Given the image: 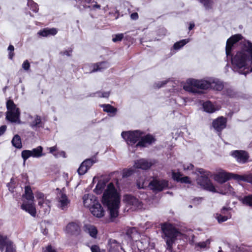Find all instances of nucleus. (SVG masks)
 <instances>
[{
  "label": "nucleus",
  "instance_id": "nucleus-1",
  "mask_svg": "<svg viewBox=\"0 0 252 252\" xmlns=\"http://www.w3.org/2000/svg\"><path fill=\"white\" fill-rule=\"evenodd\" d=\"M232 69L241 74L252 72V42L244 39L240 48L230 57Z\"/></svg>",
  "mask_w": 252,
  "mask_h": 252
},
{
  "label": "nucleus",
  "instance_id": "nucleus-2",
  "mask_svg": "<svg viewBox=\"0 0 252 252\" xmlns=\"http://www.w3.org/2000/svg\"><path fill=\"white\" fill-rule=\"evenodd\" d=\"M104 205L107 206L111 218H115L118 215L120 198L112 183H109L105 190L102 199Z\"/></svg>",
  "mask_w": 252,
  "mask_h": 252
},
{
  "label": "nucleus",
  "instance_id": "nucleus-3",
  "mask_svg": "<svg viewBox=\"0 0 252 252\" xmlns=\"http://www.w3.org/2000/svg\"><path fill=\"white\" fill-rule=\"evenodd\" d=\"M222 82L218 80H213L209 82L205 80H197L195 79H189L187 83L184 86L183 89L189 92L197 93V89L207 90L211 89L213 90L220 91L223 88Z\"/></svg>",
  "mask_w": 252,
  "mask_h": 252
},
{
  "label": "nucleus",
  "instance_id": "nucleus-4",
  "mask_svg": "<svg viewBox=\"0 0 252 252\" xmlns=\"http://www.w3.org/2000/svg\"><path fill=\"white\" fill-rule=\"evenodd\" d=\"M161 228L163 232L162 238L166 242L167 246H168V249H171V245L173 244L178 236L181 235L175 227L168 223H164L161 225Z\"/></svg>",
  "mask_w": 252,
  "mask_h": 252
},
{
  "label": "nucleus",
  "instance_id": "nucleus-5",
  "mask_svg": "<svg viewBox=\"0 0 252 252\" xmlns=\"http://www.w3.org/2000/svg\"><path fill=\"white\" fill-rule=\"evenodd\" d=\"M23 197L27 200H23L21 205L22 209L28 212L32 216L35 217L36 212L33 203L34 196L30 187H25V194L23 195Z\"/></svg>",
  "mask_w": 252,
  "mask_h": 252
},
{
  "label": "nucleus",
  "instance_id": "nucleus-6",
  "mask_svg": "<svg viewBox=\"0 0 252 252\" xmlns=\"http://www.w3.org/2000/svg\"><path fill=\"white\" fill-rule=\"evenodd\" d=\"M201 176L197 179V183L204 189L214 192H218L214 186L209 179V176L211 175L209 171H206L202 168L197 169Z\"/></svg>",
  "mask_w": 252,
  "mask_h": 252
},
{
  "label": "nucleus",
  "instance_id": "nucleus-7",
  "mask_svg": "<svg viewBox=\"0 0 252 252\" xmlns=\"http://www.w3.org/2000/svg\"><path fill=\"white\" fill-rule=\"evenodd\" d=\"M144 134L145 132L140 130H129L123 131L121 136L128 146L135 148L140 137Z\"/></svg>",
  "mask_w": 252,
  "mask_h": 252
},
{
  "label": "nucleus",
  "instance_id": "nucleus-8",
  "mask_svg": "<svg viewBox=\"0 0 252 252\" xmlns=\"http://www.w3.org/2000/svg\"><path fill=\"white\" fill-rule=\"evenodd\" d=\"M152 165L151 162H148L146 160L141 158L135 162L133 167L128 169H125L123 172V177H128L131 176L134 172L135 168L146 170L149 168Z\"/></svg>",
  "mask_w": 252,
  "mask_h": 252
},
{
  "label": "nucleus",
  "instance_id": "nucleus-9",
  "mask_svg": "<svg viewBox=\"0 0 252 252\" xmlns=\"http://www.w3.org/2000/svg\"><path fill=\"white\" fill-rule=\"evenodd\" d=\"M156 141L155 137L150 133L143 135L136 144L135 148H145L155 143Z\"/></svg>",
  "mask_w": 252,
  "mask_h": 252
},
{
  "label": "nucleus",
  "instance_id": "nucleus-10",
  "mask_svg": "<svg viewBox=\"0 0 252 252\" xmlns=\"http://www.w3.org/2000/svg\"><path fill=\"white\" fill-rule=\"evenodd\" d=\"M57 200L58 207L62 210H66L70 204V200L66 195L64 189L58 192Z\"/></svg>",
  "mask_w": 252,
  "mask_h": 252
},
{
  "label": "nucleus",
  "instance_id": "nucleus-11",
  "mask_svg": "<svg viewBox=\"0 0 252 252\" xmlns=\"http://www.w3.org/2000/svg\"><path fill=\"white\" fill-rule=\"evenodd\" d=\"M227 119L223 116H220L213 120L212 126L218 134H221L222 131L226 127Z\"/></svg>",
  "mask_w": 252,
  "mask_h": 252
},
{
  "label": "nucleus",
  "instance_id": "nucleus-12",
  "mask_svg": "<svg viewBox=\"0 0 252 252\" xmlns=\"http://www.w3.org/2000/svg\"><path fill=\"white\" fill-rule=\"evenodd\" d=\"M149 188L156 191H160L167 188L168 186V182L166 180H158L153 179L149 183Z\"/></svg>",
  "mask_w": 252,
  "mask_h": 252
},
{
  "label": "nucleus",
  "instance_id": "nucleus-13",
  "mask_svg": "<svg viewBox=\"0 0 252 252\" xmlns=\"http://www.w3.org/2000/svg\"><path fill=\"white\" fill-rule=\"evenodd\" d=\"M4 247L5 252H15L12 242L6 236L0 235V250L2 252Z\"/></svg>",
  "mask_w": 252,
  "mask_h": 252
},
{
  "label": "nucleus",
  "instance_id": "nucleus-14",
  "mask_svg": "<svg viewBox=\"0 0 252 252\" xmlns=\"http://www.w3.org/2000/svg\"><path fill=\"white\" fill-rule=\"evenodd\" d=\"M43 148L41 146L32 149V151L24 150L22 152V158H38L44 155L42 154Z\"/></svg>",
  "mask_w": 252,
  "mask_h": 252
},
{
  "label": "nucleus",
  "instance_id": "nucleus-15",
  "mask_svg": "<svg viewBox=\"0 0 252 252\" xmlns=\"http://www.w3.org/2000/svg\"><path fill=\"white\" fill-rule=\"evenodd\" d=\"M65 232L70 235L78 236L81 232L80 226L76 222H69L65 227Z\"/></svg>",
  "mask_w": 252,
  "mask_h": 252
},
{
  "label": "nucleus",
  "instance_id": "nucleus-16",
  "mask_svg": "<svg viewBox=\"0 0 252 252\" xmlns=\"http://www.w3.org/2000/svg\"><path fill=\"white\" fill-rule=\"evenodd\" d=\"M235 174L224 171L219 172L214 176V180L217 182L222 184L231 178L234 179Z\"/></svg>",
  "mask_w": 252,
  "mask_h": 252
},
{
  "label": "nucleus",
  "instance_id": "nucleus-17",
  "mask_svg": "<svg viewBox=\"0 0 252 252\" xmlns=\"http://www.w3.org/2000/svg\"><path fill=\"white\" fill-rule=\"evenodd\" d=\"M124 200L129 205L133 206L135 209L142 208V202L135 197L129 194H126L124 197Z\"/></svg>",
  "mask_w": 252,
  "mask_h": 252
},
{
  "label": "nucleus",
  "instance_id": "nucleus-18",
  "mask_svg": "<svg viewBox=\"0 0 252 252\" xmlns=\"http://www.w3.org/2000/svg\"><path fill=\"white\" fill-rule=\"evenodd\" d=\"M96 160H93V158H87L80 165L78 169L79 175H84L87 170L95 163Z\"/></svg>",
  "mask_w": 252,
  "mask_h": 252
},
{
  "label": "nucleus",
  "instance_id": "nucleus-19",
  "mask_svg": "<svg viewBox=\"0 0 252 252\" xmlns=\"http://www.w3.org/2000/svg\"><path fill=\"white\" fill-rule=\"evenodd\" d=\"M83 202L85 207L90 208L98 201L93 194H86L83 197Z\"/></svg>",
  "mask_w": 252,
  "mask_h": 252
},
{
  "label": "nucleus",
  "instance_id": "nucleus-20",
  "mask_svg": "<svg viewBox=\"0 0 252 252\" xmlns=\"http://www.w3.org/2000/svg\"><path fill=\"white\" fill-rule=\"evenodd\" d=\"M90 210L91 213L96 217L101 218L104 215V211L98 202L94 204V206L91 207Z\"/></svg>",
  "mask_w": 252,
  "mask_h": 252
},
{
  "label": "nucleus",
  "instance_id": "nucleus-21",
  "mask_svg": "<svg viewBox=\"0 0 252 252\" xmlns=\"http://www.w3.org/2000/svg\"><path fill=\"white\" fill-rule=\"evenodd\" d=\"M110 64L107 61H103L94 63L92 65V69L90 72L92 73L96 71H102L104 69L108 68Z\"/></svg>",
  "mask_w": 252,
  "mask_h": 252
},
{
  "label": "nucleus",
  "instance_id": "nucleus-22",
  "mask_svg": "<svg viewBox=\"0 0 252 252\" xmlns=\"http://www.w3.org/2000/svg\"><path fill=\"white\" fill-rule=\"evenodd\" d=\"M20 111L19 109H17L15 111H7L6 115V119L12 123H14L19 119Z\"/></svg>",
  "mask_w": 252,
  "mask_h": 252
},
{
  "label": "nucleus",
  "instance_id": "nucleus-23",
  "mask_svg": "<svg viewBox=\"0 0 252 252\" xmlns=\"http://www.w3.org/2000/svg\"><path fill=\"white\" fill-rule=\"evenodd\" d=\"M84 230L88 233L91 237L95 238L98 233L96 227L90 224H86L84 226Z\"/></svg>",
  "mask_w": 252,
  "mask_h": 252
},
{
  "label": "nucleus",
  "instance_id": "nucleus-24",
  "mask_svg": "<svg viewBox=\"0 0 252 252\" xmlns=\"http://www.w3.org/2000/svg\"><path fill=\"white\" fill-rule=\"evenodd\" d=\"M57 32L58 30L55 28L51 29L45 28L43 30H40L38 32V34L41 36L46 37L49 35H55L57 33Z\"/></svg>",
  "mask_w": 252,
  "mask_h": 252
},
{
  "label": "nucleus",
  "instance_id": "nucleus-25",
  "mask_svg": "<svg viewBox=\"0 0 252 252\" xmlns=\"http://www.w3.org/2000/svg\"><path fill=\"white\" fill-rule=\"evenodd\" d=\"M100 107L103 108L104 112L109 113L110 116L113 117L116 115L117 109L113 106L109 104H104L101 105Z\"/></svg>",
  "mask_w": 252,
  "mask_h": 252
},
{
  "label": "nucleus",
  "instance_id": "nucleus-26",
  "mask_svg": "<svg viewBox=\"0 0 252 252\" xmlns=\"http://www.w3.org/2000/svg\"><path fill=\"white\" fill-rule=\"evenodd\" d=\"M182 175L180 172H172V178L174 180H176L177 182H180L182 183H191V181H190L189 177L188 176L182 177Z\"/></svg>",
  "mask_w": 252,
  "mask_h": 252
},
{
  "label": "nucleus",
  "instance_id": "nucleus-27",
  "mask_svg": "<svg viewBox=\"0 0 252 252\" xmlns=\"http://www.w3.org/2000/svg\"><path fill=\"white\" fill-rule=\"evenodd\" d=\"M234 180L238 181H244L252 184V174L238 175L235 174Z\"/></svg>",
  "mask_w": 252,
  "mask_h": 252
},
{
  "label": "nucleus",
  "instance_id": "nucleus-28",
  "mask_svg": "<svg viewBox=\"0 0 252 252\" xmlns=\"http://www.w3.org/2000/svg\"><path fill=\"white\" fill-rule=\"evenodd\" d=\"M48 149L49 153L52 154L56 158H65V153L63 151H59L56 145L48 148Z\"/></svg>",
  "mask_w": 252,
  "mask_h": 252
},
{
  "label": "nucleus",
  "instance_id": "nucleus-29",
  "mask_svg": "<svg viewBox=\"0 0 252 252\" xmlns=\"http://www.w3.org/2000/svg\"><path fill=\"white\" fill-rule=\"evenodd\" d=\"M202 106L204 111L208 113H214L217 110L212 102L209 100L204 102Z\"/></svg>",
  "mask_w": 252,
  "mask_h": 252
},
{
  "label": "nucleus",
  "instance_id": "nucleus-30",
  "mask_svg": "<svg viewBox=\"0 0 252 252\" xmlns=\"http://www.w3.org/2000/svg\"><path fill=\"white\" fill-rule=\"evenodd\" d=\"M230 156L233 158H249V153L244 150H234L231 152Z\"/></svg>",
  "mask_w": 252,
  "mask_h": 252
},
{
  "label": "nucleus",
  "instance_id": "nucleus-31",
  "mask_svg": "<svg viewBox=\"0 0 252 252\" xmlns=\"http://www.w3.org/2000/svg\"><path fill=\"white\" fill-rule=\"evenodd\" d=\"M32 128L36 127H43L44 124L42 123L41 117L36 115L34 120L31 123L30 125Z\"/></svg>",
  "mask_w": 252,
  "mask_h": 252
},
{
  "label": "nucleus",
  "instance_id": "nucleus-32",
  "mask_svg": "<svg viewBox=\"0 0 252 252\" xmlns=\"http://www.w3.org/2000/svg\"><path fill=\"white\" fill-rule=\"evenodd\" d=\"M244 38L243 36L241 34H235L234 35H232L230 36L227 40L228 42L232 43L233 45H235L237 42L240 41V40H242V39Z\"/></svg>",
  "mask_w": 252,
  "mask_h": 252
},
{
  "label": "nucleus",
  "instance_id": "nucleus-33",
  "mask_svg": "<svg viewBox=\"0 0 252 252\" xmlns=\"http://www.w3.org/2000/svg\"><path fill=\"white\" fill-rule=\"evenodd\" d=\"M11 142L13 146L17 148H21L22 146L21 137L18 134L14 136Z\"/></svg>",
  "mask_w": 252,
  "mask_h": 252
},
{
  "label": "nucleus",
  "instance_id": "nucleus-34",
  "mask_svg": "<svg viewBox=\"0 0 252 252\" xmlns=\"http://www.w3.org/2000/svg\"><path fill=\"white\" fill-rule=\"evenodd\" d=\"M189 42V39H182L181 40H180L179 41L176 42L174 43L173 45V48L174 49L177 50L180 49H181L182 47H183L184 45H185L187 43H188Z\"/></svg>",
  "mask_w": 252,
  "mask_h": 252
},
{
  "label": "nucleus",
  "instance_id": "nucleus-35",
  "mask_svg": "<svg viewBox=\"0 0 252 252\" xmlns=\"http://www.w3.org/2000/svg\"><path fill=\"white\" fill-rule=\"evenodd\" d=\"M234 45L232 43H230L228 41H226V46H225V53L227 57H231L233 55L232 52L234 48Z\"/></svg>",
  "mask_w": 252,
  "mask_h": 252
},
{
  "label": "nucleus",
  "instance_id": "nucleus-36",
  "mask_svg": "<svg viewBox=\"0 0 252 252\" xmlns=\"http://www.w3.org/2000/svg\"><path fill=\"white\" fill-rule=\"evenodd\" d=\"M231 217V214H228V215H222L218 213L216 214L215 218L217 219L219 223H221L226 221L228 219Z\"/></svg>",
  "mask_w": 252,
  "mask_h": 252
},
{
  "label": "nucleus",
  "instance_id": "nucleus-37",
  "mask_svg": "<svg viewBox=\"0 0 252 252\" xmlns=\"http://www.w3.org/2000/svg\"><path fill=\"white\" fill-rule=\"evenodd\" d=\"M38 205L40 206V208L44 207V205H46L47 207L45 208V213L49 212L50 210V201L49 200H44V199H39Z\"/></svg>",
  "mask_w": 252,
  "mask_h": 252
},
{
  "label": "nucleus",
  "instance_id": "nucleus-38",
  "mask_svg": "<svg viewBox=\"0 0 252 252\" xmlns=\"http://www.w3.org/2000/svg\"><path fill=\"white\" fill-rule=\"evenodd\" d=\"M27 5L33 12L36 13L38 11V5L33 0H28Z\"/></svg>",
  "mask_w": 252,
  "mask_h": 252
},
{
  "label": "nucleus",
  "instance_id": "nucleus-39",
  "mask_svg": "<svg viewBox=\"0 0 252 252\" xmlns=\"http://www.w3.org/2000/svg\"><path fill=\"white\" fill-rule=\"evenodd\" d=\"M6 108L7 111H15L17 109L16 105L14 103V101L12 99H9L6 102Z\"/></svg>",
  "mask_w": 252,
  "mask_h": 252
},
{
  "label": "nucleus",
  "instance_id": "nucleus-40",
  "mask_svg": "<svg viewBox=\"0 0 252 252\" xmlns=\"http://www.w3.org/2000/svg\"><path fill=\"white\" fill-rule=\"evenodd\" d=\"M242 202L244 205L252 208V194L244 196Z\"/></svg>",
  "mask_w": 252,
  "mask_h": 252
},
{
  "label": "nucleus",
  "instance_id": "nucleus-41",
  "mask_svg": "<svg viewBox=\"0 0 252 252\" xmlns=\"http://www.w3.org/2000/svg\"><path fill=\"white\" fill-rule=\"evenodd\" d=\"M105 186V183L103 181L101 180L99 181L94 189V192L97 194L101 193Z\"/></svg>",
  "mask_w": 252,
  "mask_h": 252
},
{
  "label": "nucleus",
  "instance_id": "nucleus-42",
  "mask_svg": "<svg viewBox=\"0 0 252 252\" xmlns=\"http://www.w3.org/2000/svg\"><path fill=\"white\" fill-rule=\"evenodd\" d=\"M199 1L203 4L206 9H209L212 8V0H199Z\"/></svg>",
  "mask_w": 252,
  "mask_h": 252
},
{
  "label": "nucleus",
  "instance_id": "nucleus-43",
  "mask_svg": "<svg viewBox=\"0 0 252 252\" xmlns=\"http://www.w3.org/2000/svg\"><path fill=\"white\" fill-rule=\"evenodd\" d=\"M224 188H225L223 189H220V193L223 194H225L227 193H230L232 191V187L229 184H226L224 185Z\"/></svg>",
  "mask_w": 252,
  "mask_h": 252
},
{
  "label": "nucleus",
  "instance_id": "nucleus-44",
  "mask_svg": "<svg viewBox=\"0 0 252 252\" xmlns=\"http://www.w3.org/2000/svg\"><path fill=\"white\" fill-rule=\"evenodd\" d=\"M7 50L8 51V58L10 60H12L13 57H14L15 56V53H14V47L13 45H9L8 48H7Z\"/></svg>",
  "mask_w": 252,
  "mask_h": 252
},
{
  "label": "nucleus",
  "instance_id": "nucleus-45",
  "mask_svg": "<svg viewBox=\"0 0 252 252\" xmlns=\"http://www.w3.org/2000/svg\"><path fill=\"white\" fill-rule=\"evenodd\" d=\"M124 38V34L123 33H119L115 35L114 37L112 38V41L114 42L121 41Z\"/></svg>",
  "mask_w": 252,
  "mask_h": 252
},
{
  "label": "nucleus",
  "instance_id": "nucleus-46",
  "mask_svg": "<svg viewBox=\"0 0 252 252\" xmlns=\"http://www.w3.org/2000/svg\"><path fill=\"white\" fill-rule=\"evenodd\" d=\"M73 51L72 48H69L67 50L61 51L60 54L63 56H67L70 57L71 56L72 52Z\"/></svg>",
  "mask_w": 252,
  "mask_h": 252
},
{
  "label": "nucleus",
  "instance_id": "nucleus-47",
  "mask_svg": "<svg viewBox=\"0 0 252 252\" xmlns=\"http://www.w3.org/2000/svg\"><path fill=\"white\" fill-rule=\"evenodd\" d=\"M96 94H98V96L100 97H105L108 98L110 95V92H101L100 91L97 92Z\"/></svg>",
  "mask_w": 252,
  "mask_h": 252
},
{
  "label": "nucleus",
  "instance_id": "nucleus-48",
  "mask_svg": "<svg viewBox=\"0 0 252 252\" xmlns=\"http://www.w3.org/2000/svg\"><path fill=\"white\" fill-rule=\"evenodd\" d=\"M210 244V240L209 239H208L205 242L197 243V245L201 248H204L207 247V246L209 245Z\"/></svg>",
  "mask_w": 252,
  "mask_h": 252
},
{
  "label": "nucleus",
  "instance_id": "nucleus-49",
  "mask_svg": "<svg viewBox=\"0 0 252 252\" xmlns=\"http://www.w3.org/2000/svg\"><path fill=\"white\" fill-rule=\"evenodd\" d=\"M22 67L25 70H28L30 69V63L27 60H25L23 62L22 64Z\"/></svg>",
  "mask_w": 252,
  "mask_h": 252
},
{
  "label": "nucleus",
  "instance_id": "nucleus-50",
  "mask_svg": "<svg viewBox=\"0 0 252 252\" xmlns=\"http://www.w3.org/2000/svg\"><path fill=\"white\" fill-rule=\"evenodd\" d=\"M230 209L229 208L223 207L220 211V214L222 215H228V214H230L229 212Z\"/></svg>",
  "mask_w": 252,
  "mask_h": 252
},
{
  "label": "nucleus",
  "instance_id": "nucleus-51",
  "mask_svg": "<svg viewBox=\"0 0 252 252\" xmlns=\"http://www.w3.org/2000/svg\"><path fill=\"white\" fill-rule=\"evenodd\" d=\"M202 197H195L192 199V203L194 205H198L202 202Z\"/></svg>",
  "mask_w": 252,
  "mask_h": 252
},
{
  "label": "nucleus",
  "instance_id": "nucleus-52",
  "mask_svg": "<svg viewBox=\"0 0 252 252\" xmlns=\"http://www.w3.org/2000/svg\"><path fill=\"white\" fill-rule=\"evenodd\" d=\"M238 163L239 164H245L248 162V158H236Z\"/></svg>",
  "mask_w": 252,
  "mask_h": 252
},
{
  "label": "nucleus",
  "instance_id": "nucleus-53",
  "mask_svg": "<svg viewBox=\"0 0 252 252\" xmlns=\"http://www.w3.org/2000/svg\"><path fill=\"white\" fill-rule=\"evenodd\" d=\"M92 252H101L99 247L97 245H93L91 247Z\"/></svg>",
  "mask_w": 252,
  "mask_h": 252
},
{
  "label": "nucleus",
  "instance_id": "nucleus-54",
  "mask_svg": "<svg viewBox=\"0 0 252 252\" xmlns=\"http://www.w3.org/2000/svg\"><path fill=\"white\" fill-rule=\"evenodd\" d=\"M44 252H56V251L51 245H49Z\"/></svg>",
  "mask_w": 252,
  "mask_h": 252
},
{
  "label": "nucleus",
  "instance_id": "nucleus-55",
  "mask_svg": "<svg viewBox=\"0 0 252 252\" xmlns=\"http://www.w3.org/2000/svg\"><path fill=\"white\" fill-rule=\"evenodd\" d=\"M139 16L137 12H133L131 14L130 18L132 20H136L138 19Z\"/></svg>",
  "mask_w": 252,
  "mask_h": 252
},
{
  "label": "nucleus",
  "instance_id": "nucleus-56",
  "mask_svg": "<svg viewBox=\"0 0 252 252\" xmlns=\"http://www.w3.org/2000/svg\"><path fill=\"white\" fill-rule=\"evenodd\" d=\"M6 129V126L5 125H2L0 127V136L3 134Z\"/></svg>",
  "mask_w": 252,
  "mask_h": 252
},
{
  "label": "nucleus",
  "instance_id": "nucleus-57",
  "mask_svg": "<svg viewBox=\"0 0 252 252\" xmlns=\"http://www.w3.org/2000/svg\"><path fill=\"white\" fill-rule=\"evenodd\" d=\"M36 197L38 199H44V194L41 192H37L36 194Z\"/></svg>",
  "mask_w": 252,
  "mask_h": 252
},
{
  "label": "nucleus",
  "instance_id": "nucleus-58",
  "mask_svg": "<svg viewBox=\"0 0 252 252\" xmlns=\"http://www.w3.org/2000/svg\"><path fill=\"white\" fill-rule=\"evenodd\" d=\"M194 166L192 164H189L188 165H184V169L186 170H192L193 169Z\"/></svg>",
  "mask_w": 252,
  "mask_h": 252
},
{
  "label": "nucleus",
  "instance_id": "nucleus-59",
  "mask_svg": "<svg viewBox=\"0 0 252 252\" xmlns=\"http://www.w3.org/2000/svg\"><path fill=\"white\" fill-rule=\"evenodd\" d=\"M95 4L93 5L92 8L94 10H95L96 9H100L101 8V6L99 4H98L96 1L94 2Z\"/></svg>",
  "mask_w": 252,
  "mask_h": 252
},
{
  "label": "nucleus",
  "instance_id": "nucleus-60",
  "mask_svg": "<svg viewBox=\"0 0 252 252\" xmlns=\"http://www.w3.org/2000/svg\"><path fill=\"white\" fill-rule=\"evenodd\" d=\"M158 32L162 33V34L164 36L166 35L167 31L165 29L161 28V29H159Z\"/></svg>",
  "mask_w": 252,
  "mask_h": 252
},
{
  "label": "nucleus",
  "instance_id": "nucleus-61",
  "mask_svg": "<svg viewBox=\"0 0 252 252\" xmlns=\"http://www.w3.org/2000/svg\"><path fill=\"white\" fill-rule=\"evenodd\" d=\"M166 84V81H162L158 84V88L163 87Z\"/></svg>",
  "mask_w": 252,
  "mask_h": 252
},
{
  "label": "nucleus",
  "instance_id": "nucleus-62",
  "mask_svg": "<svg viewBox=\"0 0 252 252\" xmlns=\"http://www.w3.org/2000/svg\"><path fill=\"white\" fill-rule=\"evenodd\" d=\"M195 26V25L193 22H190L189 24V30H192Z\"/></svg>",
  "mask_w": 252,
  "mask_h": 252
},
{
  "label": "nucleus",
  "instance_id": "nucleus-63",
  "mask_svg": "<svg viewBox=\"0 0 252 252\" xmlns=\"http://www.w3.org/2000/svg\"><path fill=\"white\" fill-rule=\"evenodd\" d=\"M173 244H171V249H168V246H167V247H166V252H175L174 251H173Z\"/></svg>",
  "mask_w": 252,
  "mask_h": 252
},
{
  "label": "nucleus",
  "instance_id": "nucleus-64",
  "mask_svg": "<svg viewBox=\"0 0 252 252\" xmlns=\"http://www.w3.org/2000/svg\"><path fill=\"white\" fill-rule=\"evenodd\" d=\"M92 2H93V0H85V2L86 3H91Z\"/></svg>",
  "mask_w": 252,
  "mask_h": 252
}]
</instances>
